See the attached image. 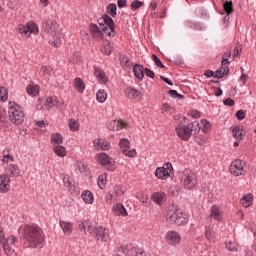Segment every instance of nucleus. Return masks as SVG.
I'll use <instances>...</instances> for the list:
<instances>
[{"mask_svg": "<svg viewBox=\"0 0 256 256\" xmlns=\"http://www.w3.org/2000/svg\"><path fill=\"white\" fill-rule=\"evenodd\" d=\"M24 239L28 243L27 247L41 248L43 247V241L45 237L43 236V230L38 226L26 225L23 228Z\"/></svg>", "mask_w": 256, "mask_h": 256, "instance_id": "obj_1", "label": "nucleus"}, {"mask_svg": "<svg viewBox=\"0 0 256 256\" xmlns=\"http://www.w3.org/2000/svg\"><path fill=\"white\" fill-rule=\"evenodd\" d=\"M166 219L168 223H175V225H186L188 221L187 214L183 213L176 205L168 207Z\"/></svg>", "mask_w": 256, "mask_h": 256, "instance_id": "obj_2", "label": "nucleus"}, {"mask_svg": "<svg viewBox=\"0 0 256 256\" xmlns=\"http://www.w3.org/2000/svg\"><path fill=\"white\" fill-rule=\"evenodd\" d=\"M8 117L13 125H23L25 121V112L23 108L15 102L9 103Z\"/></svg>", "mask_w": 256, "mask_h": 256, "instance_id": "obj_3", "label": "nucleus"}, {"mask_svg": "<svg viewBox=\"0 0 256 256\" xmlns=\"http://www.w3.org/2000/svg\"><path fill=\"white\" fill-rule=\"evenodd\" d=\"M199 131H201V128L199 127V122L197 121L190 123L186 126H182L181 124H179L176 127V133L178 137L182 139V141H189V139H191V135H193V132L199 133Z\"/></svg>", "mask_w": 256, "mask_h": 256, "instance_id": "obj_4", "label": "nucleus"}, {"mask_svg": "<svg viewBox=\"0 0 256 256\" xmlns=\"http://www.w3.org/2000/svg\"><path fill=\"white\" fill-rule=\"evenodd\" d=\"M46 31L50 37V45H53V47H59V45H61V39L63 38L59 24L55 22L47 23Z\"/></svg>", "mask_w": 256, "mask_h": 256, "instance_id": "obj_5", "label": "nucleus"}, {"mask_svg": "<svg viewBox=\"0 0 256 256\" xmlns=\"http://www.w3.org/2000/svg\"><path fill=\"white\" fill-rule=\"evenodd\" d=\"M18 33L25 39H29L31 35H39V26L33 21L27 22L26 25L20 24L17 27Z\"/></svg>", "mask_w": 256, "mask_h": 256, "instance_id": "obj_6", "label": "nucleus"}, {"mask_svg": "<svg viewBox=\"0 0 256 256\" xmlns=\"http://www.w3.org/2000/svg\"><path fill=\"white\" fill-rule=\"evenodd\" d=\"M102 31L108 35V37H115V22L108 15H104L98 20Z\"/></svg>", "mask_w": 256, "mask_h": 256, "instance_id": "obj_7", "label": "nucleus"}, {"mask_svg": "<svg viewBox=\"0 0 256 256\" xmlns=\"http://www.w3.org/2000/svg\"><path fill=\"white\" fill-rule=\"evenodd\" d=\"M181 182L186 189H193L197 185V176L193 171L186 169L182 172Z\"/></svg>", "mask_w": 256, "mask_h": 256, "instance_id": "obj_8", "label": "nucleus"}, {"mask_svg": "<svg viewBox=\"0 0 256 256\" xmlns=\"http://www.w3.org/2000/svg\"><path fill=\"white\" fill-rule=\"evenodd\" d=\"M247 165L241 159H236L231 162L230 165V173L234 175V177H241V175H245L247 170L245 169Z\"/></svg>", "mask_w": 256, "mask_h": 256, "instance_id": "obj_9", "label": "nucleus"}, {"mask_svg": "<svg viewBox=\"0 0 256 256\" xmlns=\"http://www.w3.org/2000/svg\"><path fill=\"white\" fill-rule=\"evenodd\" d=\"M96 243H108L111 241V235L109 234V229L99 226L96 227V234H95Z\"/></svg>", "mask_w": 256, "mask_h": 256, "instance_id": "obj_10", "label": "nucleus"}, {"mask_svg": "<svg viewBox=\"0 0 256 256\" xmlns=\"http://www.w3.org/2000/svg\"><path fill=\"white\" fill-rule=\"evenodd\" d=\"M173 171V165L171 163H166L163 167H159L155 171V175L158 179H169L171 177V172Z\"/></svg>", "mask_w": 256, "mask_h": 256, "instance_id": "obj_11", "label": "nucleus"}, {"mask_svg": "<svg viewBox=\"0 0 256 256\" xmlns=\"http://www.w3.org/2000/svg\"><path fill=\"white\" fill-rule=\"evenodd\" d=\"M120 149L126 157H135L137 155V150L131 148V143L127 139H121L119 142Z\"/></svg>", "mask_w": 256, "mask_h": 256, "instance_id": "obj_12", "label": "nucleus"}, {"mask_svg": "<svg viewBox=\"0 0 256 256\" xmlns=\"http://www.w3.org/2000/svg\"><path fill=\"white\" fill-rule=\"evenodd\" d=\"M165 241L168 245H171V247H176V245L181 243V234L175 230H169L166 233Z\"/></svg>", "mask_w": 256, "mask_h": 256, "instance_id": "obj_13", "label": "nucleus"}, {"mask_svg": "<svg viewBox=\"0 0 256 256\" xmlns=\"http://www.w3.org/2000/svg\"><path fill=\"white\" fill-rule=\"evenodd\" d=\"M11 190V179L8 175H0V193H8Z\"/></svg>", "mask_w": 256, "mask_h": 256, "instance_id": "obj_14", "label": "nucleus"}, {"mask_svg": "<svg viewBox=\"0 0 256 256\" xmlns=\"http://www.w3.org/2000/svg\"><path fill=\"white\" fill-rule=\"evenodd\" d=\"M210 217L214 219V221H223V210L217 205H213L210 210Z\"/></svg>", "mask_w": 256, "mask_h": 256, "instance_id": "obj_15", "label": "nucleus"}, {"mask_svg": "<svg viewBox=\"0 0 256 256\" xmlns=\"http://www.w3.org/2000/svg\"><path fill=\"white\" fill-rule=\"evenodd\" d=\"M97 159L100 165H109L110 167H113L115 165V160L113 158L109 157L107 153H100L97 154Z\"/></svg>", "mask_w": 256, "mask_h": 256, "instance_id": "obj_16", "label": "nucleus"}, {"mask_svg": "<svg viewBox=\"0 0 256 256\" xmlns=\"http://www.w3.org/2000/svg\"><path fill=\"white\" fill-rule=\"evenodd\" d=\"M94 75L96 79H98L99 83H103L106 85V83H109V78L107 75H105V71L99 67H94Z\"/></svg>", "mask_w": 256, "mask_h": 256, "instance_id": "obj_17", "label": "nucleus"}, {"mask_svg": "<svg viewBox=\"0 0 256 256\" xmlns=\"http://www.w3.org/2000/svg\"><path fill=\"white\" fill-rule=\"evenodd\" d=\"M93 145L96 149H101L102 151H109L111 149V143L103 139H95Z\"/></svg>", "mask_w": 256, "mask_h": 256, "instance_id": "obj_18", "label": "nucleus"}, {"mask_svg": "<svg viewBox=\"0 0 256 256\" xmlns=\"http://www.w3.org/2000/svg\"><path fill=\"white\" fill-rule=\"evenodd\" d=\"M90 35L96 41H101L103 39V32L99 29V26L95 24L90 25Z\"/></svg>", "mask_w": 256, "mask_h": 256, "instance_id": "obj_19", "label": "nucleus"}, {"mask_svg": "<svg viewBox=\"0 0 256 256\" xmlns=\"http://www.w3.org/2000/svg\"><path fill=\"white\" fill-rule=\"evenodd\" d=\"M108 129H113V131H121V129H127V122L123 120H112L108 126Z\"/></svg>", "mask_w": 256, "mask_h": 256, "instance_id": "obj_20", "label": "nucleus"}, {"mask_svg": "<svg viewBox=\"0 0 256 256\" xmlns=\"http://www.w3.org/2000/svg\"><path fill=\"white\" fill-rule=\"evenodd\" d=\"M15 243H17V238L15 236L11 235L6 239V242H4V244H2V247H3L6 255H9V253H11V245H15Z\"/></svg>", "mask_w": 256, "mask_h": 256, "instance_id": "obj_21", "label": "nucleus"}, {"mask_svg": "<svg viewBox=\"0 0 256 256\" xmlns=\"http://www.w3.org/2000/svg\"><path fill=\"white\" fill-rule=\"evenodd\" d=\"M151 199L156 203V205H161L166 201L167 195L164 192H154L151 195Z\"/></svg>", "mask_w": 256, "mask_h": 256, "instance_id": "obj_22", "label": "nucleus"}, {"mask_svg": "<svg viewBox=\"0 0 256 256\" xmlns=\"http://www.w3.org/2000/svg\"><path fill=\"white\" fill-rule=\"evenodd\" d=\"M59 225H60L64 235L69 236V235H71V233H73V224L72 223L65 222V221L61 220L59 222Z\"/></svg>", "mask_w": 256, "mask_h": 256, "instance_id": "obj_23", "label": "nucleus"}, {"mask_svg": "<svg viewBox=\"0 0 256 256\" xmlns=\"http://www.w3.org/2000/svg\"><path fill=\"white\" fill-rule=\"evenodd\" d=\"M100 51L103 55H111V53H113V46H111V42H109V40H104Z\"/></svg>", "mask_w": 256, "mask_h": 256, "instance_id": "obj_24", "label": "nucleus"}, {"mask_svg": "<svg viewBox=\"0 0 256 256\" xmlns=\"http://www.w3.org/2000/svg\"><path fill=\"white\" fill-rule=\"evenodd\" d=\"M240 205L242 207H251L253 205V194H245L241 199H240Z\"/></svg>", "mask_w": 256, "mask_h": 256, "instance_id": "obj_25", "label": "nucleus"}, {"mask_svg": "<svg viewBox=\"0 0 256 256\" xmlns=\"http://www.w3.org/2000/svg\"><path fill=\"white\" fill-rule=\"evenodd\" d=\"M243 128L242 126L232 127V136L236 138V141H243Z\"/></svg>", "mask_w": 256, "mask_h": 256, "instance_id": "obj_26", "label": "nucleus"}, {"mask_svg": "<svg viewBox=\"0 0 256 256\" xmlns=\"http://www.w3.org/2000/svg\"><path fill=\"white\" fill-rule=\"evenodd\" d=\"M112 211L118 216L121 215V217H127V209H125L123 204H116L113 206Z\"/></svg>", "mask_w": 256, "mask_h": 256, "instance_id": "obj_27", "label": "nucleus"}, {"mask_svg": "<svg viewBox=\"0 0 256 256\" xmlns=\"http://www.w3.org/2000/svg\"><path fill=\"white\" fill-rule=\"evenodd\" d=\"M6 175L8 177H19V166L12 164L6 169Z\"/></svg>", "mask_w": 256, "mask_h": 256, "instance_id": "obj_28", "label": "nucleus"}, {"mask_svg": "<svg viewBox=\"0 0 256 256\" xmlns=\"http://www.w3.org/2000/svg\"><path fill=\"white\" fill-rule=\"evenodd\" d=\"M63 143V136L59 133L51 134L52 147H57Z\"/></svg>", "mask_w": 256, "mask_h": 256, "instance_id": "obj_29", "label": "nucleus"}, {"mask_svg": "<svg viewBox=\"0 0 256 256\" xmlns=\"http://www.w3.org/2000/svg\"><path fill=\"white\" fill-rule=\"evenodd\" d=\"M52 151H54L55 155L58 157H67V149L61 145L52 146Z\"/></svg>", "mask_w": 256, "mask_h": 256, "instance_id": "obj_30", "label": "nucleus"}, {"mask_svg": "<svg viewBox=\"0 0 256 256\" xmlns=\"http://www.w3.org/2000/svg\"><path fill=\"white\" fill-rule=\"evenodd\" d=\"M26 91L31 97H37V95H39V86L30 84L26 87Z\"/></svg>", "mask_w": 256, "mask_h": 256, "instance_id": "obj_31", "label": "nucleus"}, {"mask_svg": "<svg viewBox=\"0 0 256 256\" xmlns=\"http://www.w3.org/2000/svg\"><path fill=\"white\" fill-rule=\"evenodd\" d=\"M125 95H126V97H128V99H137V97H139V95H141V92L130 87V88L125 89Z\"/></svg>", "mask_w": 256, "mask_h": 256, "instance_id": "obj_32", "label": "nucleus"}, {"mask_svg": "<svg viewBox=\"0 0 256 256\" xmlns=\"http://www.w3.org/2000/svg\"><path fill=\"white\" fill-rule=\"evenodd\" d=\"M133 71L137 79H143V77H145V70H143V67L141 65L135 64L133 67Z\"/></svg>", "mask_w": 256, "mask_h": 256, "instance_id": "obj_33", "label": "nucleus"}, {"mask_svg": "<svg viewBox=\"0 0 256 256\" xmlns=\"http://www.w3.org/2000/svg\"><path fill=\"white\" fill-rule=\"evenodd\" d=\"M82 199L84 203L91 205V203H93L94 201L93 193H91V191L89 190H85L84 192H82Z\"/></svg>", "mask_w": 256, "mask_h": 256, "instance_id": "obj_34", "label": "nucleus"}, {"mask_svg": "<svg viewBox=\"0 0 256 256\" xmlns=\"http://www.w3.org/2000/svg\"><path fill=\"white\" fill-rule=\"evenodd\" d=\"M205 237L210 243H215V232L211 226L206 227Z\"/></svg>", "mask_w": 256, "mask_h": 256, "instance_id": "obj_35", "label": "nucleus"}, {"mask_svg": "<svg viewBox=\"0 0 256 256\" xmlns=\"http://www.w3.org/2000/svg\"><path fill=\"white\" fill-rule=\"evenodd\" d=\"M74 87L77 89L78 93H83L85 91V83L81 78H75Z\"/></svg>", "mask_w": 256, "mask_h": 256, "instance_id": "obj_36", "label": "nucleus"}, {"mask_svg": "<svg viewBox=\"0 0 256 256\" xmlns=\"http://www.w3.org/2000/svg\"><path fill=\"white\" fill-rule=\"evenodd\" d=\"M96 99L99 103H105L107 101V92L103 89H100L96 93Z\"/></svg>", "mask_w": 256, "mask_h": 256, "instance_id": "obj_37", "label": "nucleus"}, {"mask_svg": "<svg viewBox=\"0 0 256 256\" xmlns=\"http://www.w3.org/2000/svg\"><path fill=\"white\" fill-rule=\"evenodd\" d=\"M225 247L228 251H231L232 253H237V242H235V240L226 241Z\"/></svg>", "mask_w": 256, "mask_h": 256, "instance_id": "obj_38", "label": "nucleus"}, {"mask_svg": "<svg viewBox=\"0 0 256 256\" xmlns=\"http://www.w3.org/2000/svg\"><path fill=\"white\" fill-rule=\"evenodd\" d=\"M228 74H229V68L224 66L215 72V77L217 79H223V77H225Z\"/></svg>", "mask_w": 256, "mask_h": 256, "instance_id": "obj_39", "label": "nucleus"}, {"mask_svg": "<svg viewBox=\"0 0 256 256\" xmlns=\"http://www.w3.org/2000/svg\"><path fill=\"white\" fill-rule=\"evenodd\" d=\"M45 109H53V107H55V105H57V99H53V97H47L45 102Z\"/></svg>", "mask_w": 256, "mask_h": 256, "instance_id": "obj_40", "label": "nucleus"}, {"mask_svg": "<svg viewBox=\"0 0 256 256\" xmlns=\"http://www.w3.org/2000/svg\"><path fill=\"white\" fill-rule=\"evenodd\" d=\"M127 253L128 256H145V252L139 248H131Z\"/></svg>", "mask_w": 256, "mask_h": 256, "instance_id": "obj_41", "label": "nucleus"}, {"mask_svg": "<svg viewBox=\"0 0 256 256\" xmlns=\"http://www.w3.org/2000/svg\"><path fill=\"white\" fill-rule=\"evenodd\" d=\"M200 129H202L203 133H209V131H211V122L207 121V120H201L200 122Z\"/></svg>", "mask_w": 256, "mask_h": 256, "instance_id": "obj_42", "label": "nucleus"}, {"mask_svg": "<svg viewBox=\"0 0 256 256\" xmlns=\"http://www.w3.org/2000/svg\"><path fill=\"white\" fill-rule=\"evenodd\" d=\"M2 155H3V163H9V161L11 163H13L14 161V158L13 156H11V154L9 153V149H5L3 152H2Z\"/></svg>", "mask_w": 256, "mask_h": 256, "instance_id": "obj_43", "label": "nucleus"}, {"mask_svg": "<svg viewBox=\"0 0 256 256\" xmlns=\"http://www.w3.org/2000/svg\"><path fill=\"white\" fill-rule=\"evenodd\" d=\"M105 185H107V174H102L98 176V186L101 189H105Z\"/></svg>", "mask_w": 256, "mask_h": 256, "instance_id": "obj_44", "label": "nucleus"}, {"mask_svg": "<svg viewBox=\"0 0 256 256\" xmlns=\"http://www.w3.org/2000/svg\"><path fill=\"white\" fill-rule=\"evenodd\" d=\"M87 166L81 161L76 162V172L77 173H87Z\"/></svg>", "mask_w": 256, "mask_h": 256, "instance_id": "obj_45", "label": "nucleus"}, {"mask_svg": "<svg viewBox=\"0 0 256 256\" xmlns=\"http://www.w3.org/2000/svg\"><path fill=\"white\" fill-rule=\"evenodd\" d=\"M224 11L227 13V15H231L233 13V2L232 1H226L223 4Z\"/></svg>", "mask_w": 256, "mask_h": 256, "instance_id": "obj_46", "label": "nucleus"}, {"mask_svg": "<svg viewBox=\"0 0 256 256\" xmlns=\"http://www.w3.org/2000/svg\"><path fill=\"white\" fill-rule=\"evenodd\" d=\"M9 97V91L5 87L0 88V101H7Z\"/></svg>", "mask_w": 256, "mask_h": 256, "instance_id": "obj_47", "label": "nucleus"}, {"mask_svg": "<svg viewBox=\"0 0 256 256\" xmlns=\"http://www.w3.org/2000/svg\"><path fill=\"white\" fill-rule=\"evenodd\" d=\"M106 11H107L108 15H111V17H115V15H117V5H115V4L108 5Z\"/></svg>", "mask_w": 256, "mask_h": 256, "instance_id": "obj_48", "label": "nucleus"}, {"mask_svg": "<svg viewBox=\"0 0 256 256\" xmlns=\"http://www.w3.org/2000/svg\"><path fill=\"white\" fill-rule=\"evenodd\" d=\"M68 125L70 131H79V122H77L75 119H71Z\"/></svg>", "mask_w": 256, "mask_h": 256, "instance_id": "obj_49", "label": "nucleus"}, {"mask_svg": "<svg viewBox=\"0 0 256 256\" xmlns=\"http://www.w3.org/2000/svg\"><path fill=\"white\" fill-rule=\"evenodd\" d=\"M144 3L139 1V0H135L131 3L130 7L132 9V11H137V9H140V7H143Z\"/></svg>", "mask_w": 256, "mask_h": 256, "instance_id": "obj_50", "label": "nucleus"}, {"mask_svg": "<svg viewBox=\"0 0 256 256\" xmlns=\"http://www.w3.org/2000/svg\"><path fill=\"white\" fill-rule=\"evenodd\" d=\"M152 59L157 67H160V69H165V65H163V62H161V59H159L157 55L153 54Z\"/></svg>", "mask_w": 256, "mask_h": 256, "instance_id": "obj_51", "label": "nucleus"}, {"mask_svg": "<svg viewBox=\"0 0 256 256\" xmlns=\"http://www.w3.org/2000/svg\"><path fill=\"white\" fill-rule=\"evenodd\" d=\"M162 111H164L165 113H173L175 111V108H173V106H170L167 103L162 104Z\"/></svg>", "mask_w": 256, "mask_h": 256, "instance_id": "obj_52", "label": "nucleus"}, {"mask_svg": "<svg viewBox=\"0 0 256 256\" xmlns=\"http://www.w3.org/2000/svg\"><path fill=\"white\" fill-rule=\"evenodd\" d=\"M188 115L190 117H193V119H199V117H201V112H199L198 110H192L188 112Z\"/></svg>", "mask_w": 256, "mask_h": 256, "instance_id": "obj_53", "label": "nucleus"}, {"mask_svg": "<svg viewBox=\"0 0 256 256\" xmlns=\"http://www.w3.org/2000/svg\"><path fill=\"white\" fill-rule=\"evenodd\" d=\"M120 63L122 67H129V58L127 56H122L120 58Z\"/></svg>", "mask_w": 256, "mask_h": 256, "instance_id": "obj_54", "label": "nucleus"}, {"mask_svg": "<svg viewBox=\"0 0 256 256\" xmlns=\"http://www.w3.org/2000/svg\"><path fill=\"white\" fill-rule=\"evenodd\" d=\"M89 221H83L82 223H80L78 225L80 231H82V233H87V224Z\"/></svg>", "mask_w": 256, "mask_h": 256, "instance_id": "obj_55", "label": "nucleus"}, {"mask_svg": "<svg viewBox=\"0 0 256 256\" xmlns=\"http://www.w3.org/2000/svg\"><path fill=\"white\" fill-rule=\"evenodd\" d=\"M86 229L88 231V233H94L96 234V229L97 227H94L93 224H91L90 222H88L87 226H86Z\"/></svg>", "mask_w": 256, "mask_h": 256, "instance_id": "obj_56", "label": "nucleus"}, {"mask_svg": "<svg viewBox=\"0 0 256 256\" xmlns=\"http://www.w3.org/2000/svg\"><path fill=\"white\" fill-rule=\"evenodd\" d=\"M168 93H169V95H171V97L178 98V99H183V95L178 94L177 90H169Z\"/></svg>", "mask_w": 256, "mask_h": 256, "instance_id": "obj_57", "label": "nucleus"}, {"mask_svg": "<svg viewBox=\"0 0 256 256\" xmlns=\"http://www.w3.org/2000/svg\"><path fill=\"white\" fill-rule=\"evenodd\" d=\"M7 242V238H5V233H3V229L0 228V245H4Z\"/></svg>", "mask_w": 256, "mask_h": 256, "instance_id": "obj_58", "label": "nucleus"}, {"mask_svg": "<svg viewBox=\"0 0 256 256\" xmlns=\"http://www.w3.org/2000/svg\"><path fill=\"white\" fill-rule=\"evenodd\" d=\"M114 193L117 197H119V195H123L124 191L121 188V186H115L114 187Z\"/></svg>", "mask_w": 256, "mask_h": 256, "instance_id": "obj_59", "label": "nucleus"}, {"mask_svg": "<svg viewBox=\"0 0 256 256\" xmlns=\"http://www.w3.org/2000/svg\"><path fill=\"white\" fill-rule=\"evenodd\" d=\"M236 117L239 121H243V119L245 118V111L243 110H239L237 113H236Z\"/></svg>", "mask_w": 256, "mask_h": 256, "instance_id": "obj_60", "label": "nucleus"}, {"mask_svg": "<svg viewBox=\"0 0 256 256\" xmlns=\"http://www.w3.org/2000/svg\"><path fill=\"white\" fill-rule=\"evenodd\" d=\"M144 73L147 77H150V79L155 77V73L148 68L144 69Z\"/></svg>", "mask_w": 256, "mask_h": 256, "instance_id": "obj_61", "label": "nucleus"}, {"mask_svg": "<svg viewBox=\"0 0 256 256\" xmlns=\"http://www.w3.org/2000/svg\"><path fill=\"white\" fill-rule=\"evenodd\" d=\"M224 105H228L229 107H233L235 105V101L233 99L228 98L224 101Z\"/></svg>", "mask_w": 256, "mask_h": 256, "instance_id": "obj_62", "label": "nucleus"}, {"mask_svg": "<svg viewBox=\"0 0 256 256\" xmlns=\"http://www.w3.org/2000/svg\"><path fill=\"white\" fill-rule=\"evenodd\" d=\"M36 108L38 109V111H43V109H45V107L43 106V100L38 99V103L36 105Z\"/></svg>", "mask_w": 256, "mask_h": 256, "instance_id": "obj_63", "label": "nucleus"}, {"mask_svg": "<svg viewBox=\"0 0 256 256\" xmlns=\"http://www.w3.org/2000/svg\"><path fill=\"white\" fill-rule=\"evenodd\" d=\"M40 74H42V75H47V74H49V68H47V66H42V67L40 68Z\"/></svg>", "mask_w": 256, "mask_h": 256, "instance_id": "obj_64", "label": "nucleus"}]
</instances>
